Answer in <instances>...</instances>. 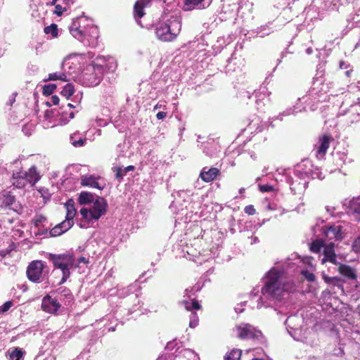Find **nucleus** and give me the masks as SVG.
I'll list each match as a JSON object with an SVG mask.
<instances>
[{"label":"nucleus","instance_id":"f257e3e1","mask_svg":"<svg viewBox=\"0 0 360 360\" xmlns=\"http://www.w3.org/2000/svg\"><path fill=\"white\" fill-rule=\"evenodd\" d=\"M40 179L41 176L36 166H32L28 171H24L22 169L13 171L11 182L15 188L22 189L28 184L32 187L34 186Z\"/></svg>","mask_w":360,"mask_h":360},{"label":"nucleus","instance_id":"f03ea898","mask_svg":"<svg viewBox=\"0 0 360 360\" xmlns=\"http://www.w3.org/2000/svg\"><path fill=\"white\" fill-rule=\"evenodd\" d=\"M104 57H97L92 64L89 65L83 73V79L88 86H96L98 84L107 70Z\"/></svg>","mask_w":360,"mask_h":360},{"label":"nucleus","instance_id":"7ed1b4c3","mask_svg":"<svg viewBox=\"0 0 360 360\" xmlns=\"http://www.w3.org/2000/svg\"><path fill=\"white\" fill-rule=\"evenodd\" d=\"M49 259L52 262L54 268L59 269L62 271V278L58 284L65 283L70 276V269L75 266L74 255L70 253L58 255L50 253Z\"/></svg>","mask_w":360,"mask_h":360},{"label":"nucleus","instance_id":"20e7f679","mask_svg":"<svg viewBox=\"0 0 360 360\" xmlns=\"http://www.w3.org/2000/svg\"><path fill=\"white\" fill-rule=\"evenodd\" d=\"M181 29V22L174 18L168 20L167 22L160 25L156 28L155 34L161 41H172L179 35Z\"/></svg>","mask_w":360,"mask_h":360},{"label":"nucleus","instance_id":"39448f33","mask_svg":"<svg viewBox=\"0 0 360 360\" xmlns=\"http://www.w3.org/2000/svg\"><path fill=\"white\" fill-rule=\"evenodd\" d=\"M46 266L41 260L32 261L27 267L26 275L29 281L40 283L44 281L47 272L44 271Z\"/></svg>","mask_w":360,"mask_h":360},{"label":"nucleus","instance_id":"423d86ee","mask_svg":"<svg viewBox=\"0 0 360 360\" xmlns=\"http://www.w3.org/2000/svg\"><path fill=\"white\" fill-rule=\"evenodd\" d=\"M279 276L274 272H269L266 277L265 285L262 288V293L264 295L279 298L282 294V288L278 282Z\"/></svg>","mask_w":360,"mask_h":360},{"label":"nucleus","instance_id":"0eeeda50","mask_svg":"<svg viewBox=\"0 0 360 360\" xmlns=\"http://www.w3.org/2000/svg\"><path fill=\"white\" fill-rule=\"evenodd\" d=\"M60 307V302L49 295H46L42 299L41 309L46 313L56 315Z\"/></svg>","mask_w":360,"mask_h":360},{"label":"nucleus","instance_id":"6e6552de","mask_svg":"<svg viewBox=\"0 0 360 360\" xmlns=\"http://www.w3.org/2000/svg\"><path fill=\"white\" fill-rule=\"evenodd\" d=\"M93 202V206L91 208V217L94 220H98L101 217L105 214L108 204L106 200L103 198L101 197H98V198Z\"/></svg>","mask_w":360,"mask_h":360},{"label":"nucleus","instance_id":"1a4fd4ad","mask_svg":"<svg viewBox=\"0 0 360 360\" xmlns=\"http://www.w3.org/2000/svg\"><path fill=\"white\" fill-rule=\"evenodd\" d=\"M212 0H183V10L191 11L193 10H203L207 8Z\"/></svg>","mask_w":360,"mask_h":360},{"label":"nucleus","instance_id":"9d476101","mask_svg":"<svg viewBox=\"0 0 360 360\" xmlns=\"http://www.w3.org/2000/svg\"><path fill=\"white\" fill-rule=\"evenodd\" d=\"M330 262L333 264H338L337 255L335 252V244L333 242L324 246L323 249V257L321 259V263L325 264Z\"/></svg>","mask_w":360,"mask_h":360},{"label":"nucleus","instance_id":"9b49d317","mask_svg":"<svg viewBox=\"0 0 360 360\" xmlns=\"http://www.w3.org/2000/svg\"><path fill=\"white\" fill-rule=\"evenodd\" d=\"M324 235L330 240H341L343 238L342 227L333 225L325 228Z\"/></svg>","mask_w":360,"mask_h":360},{"label":"nucleus","instance_id":"f8f14e48","mask_svg":"<svg viewBox=\"0 0 360 360\" xmlns=\"http://www.w3.org/2000/svg\"><path fill=\"white\" fill-rule=\"evenodd\" d=\"M333 141V138L330 135L323 134L319 139V146L316 150V157L323 158L326 155L330 143Z\"/></svg>","mask_w":360,"mask_h":360},{"label":"nucleus","instance_id":"ddd939ff","mask_svg":"<svg viewBox=\"0 0 360 360\" xmlns=\"http://www.w3.org/2000/svg\"><path fill=\"white\" fill-rule=\"evenodd\" d=\"M101 179L99 176H96L94 175H84L81 177V185L82 186H87L92 188H97L98 190H103L105 187V184L101 185L98 180Z\"/></svg>","mask_w":360,"mask_h":360},{"label":"nucleus","instance_id":"4468645a","mask_svg":"<svg viewBox=\"0 0 360 360\" xmlns=\"http://www.w3.org/2000/svg\"><path fill=\"white\" fill-rule=\"evenodd\" d=\"M237 330L238 336L240 339H251L256 337V330L250 324H242L237 327Z\"/></svg>","mask_w":360,"mask_h":360},{"label":"nucleus","instance_id":"2eb2a0df","mask_svg":"<svg viewBox=\"0 0 360 360\" xmlns=\"http://www.w3.org/2000/svg\"><path fill=\"white\" fill-rule=\"evenodd\" d=\"M220 174V171L217 167H211L207 170L206 167H204L199 175V177L206 183L213 181Z\"/></svg>","mask_w":360,"mask_h":360},{"label":"nucleus","instance_id":"dca6fc26","mask_svg":"<svg viewBox=\"0 0 360 360\" xmlns=\"http://www.w3.org/2000/svg\"><path fill=\"white\" fill-rule=\"evenodd\" d=\"M151 0H137L134 5V18L136 21L146 15L144 8L150 4Z\"/></svg>","mask_w":360,"mask_h":360},{"label":"nucleus","instance_id":"f3484780","mask_svg":"<svg viewBox=\"0 0 360 360\" xmlns=\"http://www.w3.org/2000/svg\"><path fill=\"white\" fill-rule=\"evenodd\" d=\"M65 206L67 209V214L65 217V221L68 223V228H71L73 224V219L77 213L76 209L75 208V202L72 199H69Z\"/></svg>","mask_w":360,"mask_h":360},{"label":"nucleus","instance_id":"a211bd4d","mask_svg":"<svg viewBox=\"0 0 360 360\" xmlns=\"http://www.w3.org/2000/svg\"><path fill=\"white\" fill-rule=\"evenodd\" d=\"M347 210L349 215L354 216L357 220H360V199H352L349 202Z\"/></svg>","mask_w":360,"mask_h":360},{"label":"nucleus","instance_id":"6ab92c4d","mask_svg":"<svg viewBox=\"0 0 360 360\" xmlns=\"http://www.w3.org/2000/svg\"><path fill=\"white\" fill-rule=\"evenodd\" d=\"M338 271L341 275L349 279L355 280L357 277L355 270L347 264H340Z\"/></svg>","mask_w":360,"mask_h":360},{"label":"nucleus","instance_id":"aec40b11","mask_svg":"<svg viewBox=\"0 0 360 360\" xmlns=\"http://www.w3.org/2000/svg\"><path fill=\"white\" fill-rule=\"evenodd\" d=\"M70 228H68V223L65 221L56 225L49 232V237H56L62 235L63 233L68 231Z\"/></svg>","mask_w":360,"mask_h":360},{"label":"nucleus","instance_id":"412c9836","mask_svg":"<svg viewBox=\"0 0 360 360\" xmlns=\"http://www.w3.org/2000/svg\"><path fill=\"white\" fill-rule=\"evenodd\" d=\"M70 32L71 34L76 39L82 41L84 38V32L80 29L78 20H75L70 26Z\"/></svg>","mask_w":360,"mask_h":360},{"label":"nucleus","instance_id":"4be33fe9","mask_svg":"<svg viewBox=\"0 0 360 360\" xmlns=\"http://www.w3.org/2000/svg\"><path fill=\"white\" fill-rule=\"evenodd\" d=\"M322 278L323 281L330 285L336 286L338 288L343 289L342 281L338 276H329L326 274H323Z\"/></svg>","mask_w":360,"mask_h":360},{"label":"nucleus","instance_id":"5701e85b","mask_svg":"<svg viewBox=\"0 0 360 360\" xmlns=\"http://www.w3.org/2000/svg\"><path fill=\"white\" fill-rule=\"evenodd\" d=\"M15 201V198L14 195H11L10 192L4 193L0 198V207H7L12 205Z\"/></svg>","mask_w":360,"mask_h":360},{"label":"nucleus","instance_id":"b1692460","mask_svg":"<svg viewBox=\"0 0 360 360\" xmlns=\"http://www.w3.org/2000/svg\"><path fill=\"white\" fill-rule=\"evenodd\" d=\"M94 195L87 191H82L80 193L78 198V202L79 205H86L94 202Z\"/></svg>","mask_w":360,"mask_h":360},{"label":"nucleus","instance_id":"393cba45","mask_svg":"<svg viewBox=\"0 0 360 360\" xmlns=\"http://www.w3.org/2000/svg\"><path fill=\"white\" fill-rule=\"evenodd\" d=\"M74 86L70 83L67 84L60 92V94L67 99L70 98L74 94Z\"/></svg>","mask_w":360,"mask_h":360},{"label":"nucleus","instance_id":"a878e982","mask_svg":"<svg viewBox=\"0 0 360 360\" xmlns=\"http://www.w3.org/2000/svg\"><path fill=\"white\" fill-rule=\"evenodd\" d=\"M325 245L322 240H316L311 243L310 250L313 252L319 253Z\"/></svg>","mask_w":360,"mask_h":360},{"label":"nucleus","instance_id":"bb28decb","mask_svg":"<svg viewBox=\"0 0 360 360\" xmlns=\"http://www.w3.org/2000/svg\"><path fill=\"white\" fill-rule=\"evenodd\" d=\"M183 304L187 311L198 310L201 308V305L196 300H193L191 303L188 301H184Z\"/></svg>","mask_w":360,"mask_h":360},{"label":"nucleus","instance_id":"cd10ccee","mask_svg":"<svg viewBox=\"0 0 360 360\" xmlns=\"http://www.w3.org/2000/svg\"><path fill=\"white\" fill-rule=\"evenodd\" d=\"M44 31L46 34H51L53 37H56L58 35V26L54 23L45 27Z\"/></svg>","mask_w":360,"mask_h":360},{"label":"nucleus","instance_id":"c85d7f7f","mask_svg":"<svg viewBox=\"0 0 360 360\" xmlns=\"http://www.w3.org/2000/svg\"><path fill=\"white\" fill-rule=\"evenodd\" d=\"M241 354L240 349H233L227 354L226 360H240Z\"/></svg>","mask_w":360,"mask_h":360},{"label":"nucleus","instance_id":"c756f323","mask_svg":"<svg viewBox=\"0 0 360 360\" xmlns=\"http://www.w3.org/2000/svg\"><path fill=\"white\" fill-rule=\"evenodd\" d=\"M24 355V352L20 348H15L10 354V358L14 360H20Z\"/></svg>","mask_w":360,"mask_h":360},{"label":"nucleus","instance_id":"7c9ffc66","mask_svg":"<svg viewBox=\"0 0 360 360\" xmlns=\"http://www.w3.org/2000/svg\"><path fill=\"white\" fill-rule=\"evenodd\" d=\"M58 290L61 296L65 297L70 302L73 300V295L70 289L60 288Z\"/></svg>","mask_w":360,"mask_h":360},{"label":"nucleus","instance_id":"2f4dec72","mask_svg":"<svg viewBox=\"0 0 360 360\" xmlns=\"http://www.w3.org/2000/svg\"><path fill=\"white\" fill-rule=\"evenodd\" d=\"M56 89V85L55 84L44 85L43 86V94L45 96H50L53 93Z\"/></svg>","mask_w":360,"mask_h":360},{"label":"nucleus","instance_id":"473e14b6","mask_svg":"<svg viewBox=\"0 0 360 360\" xmlns=\"http://www.w3.org/2000/svg\"><path fill=\"white\" fill-rule=\"evenodd\" d=\"M112 170L115 172V178L121 181L126 173L124 172L123 169L120 167H113Z\"/></svg>","mask_w":360,"mask_h":360},{"label":"nucleus","instance_id":"72a5a7b5","mask_svg":"<svg viewBox=\"0 0 360 360\" xmlns=\"http://www.w3.org/2000/svg\"><path fill=\"white\" fill-rule=\"evenodd\" d=\"M81 215L82 216V217L85 219H86L87 221H91L92 219H94L93 218L91 217V209L88 210L86 208H82L79 211Z\"/></svg>","mask_w":360,"mask_h":360},{"label":"nucleus","instance_id":"f704fd0d","mask_svg":"<svg viewBox=\"0 0 360 360\" xmlns=\"http://www.w3.org/2000/svg\"><path fill=\"white\" fill-rule=\"evenodd\" d=\"M46 220V217L44 215L39 214L36 215L32 219L33 224L35 227H39V224Z\"/></svg>","mask_w":360,"mask_h":360},{"label":"nucleus","instance_id":"c9c22d12","mask_svg":"<svg viewBox=\"0 0 360 360\" xmlns=\"http://www.w3.org/2000/svg\"><path fill=\"white\" fill-rule=\"evenodd\" d=\"M302 274L308 281L314 282L316 280L315 275L308 270L302 271Z\"/></svg>","mask_w":360,"mask_h":360},{"label":"nucleus","instance_id":"e433bc0d","mask_svg":"<svg viewBox=\"0 0 360 360\" xmlns=\"http://www.w3.org/2000/svg\"><path fill=\"white\" fill-rule=\"evenodd\" d=\"M70 140H71V143L75 146V147H80V146H82L84 143L86 142V139H82L80 138L79 140H74V136H70Z\"/></svg>","mask_w":360,"mask_h":360},{"label":"nucleus","instance_id":"4c0bfd02","mask_svg":"<svg viewBox=\"0 0 360 360\" xmlns=\"http://www.w3.org/2000/svg\"><path fill=\"white\" fill-rule=\"evenodd\" d=\"M259 189L261 192L265 193V192H271L274 190V188L273 186L269 184H262L259 185Z\"/></svg>","mask_w":360,"mask_h":360},{"label":"nucleus","instance_id":"58836bf2","mask_svg":"<svg viewBox=\"0 0 360 360\" xmlns=\"http://www.w3.org/2000/svg\"><path fill=\"white\" fill-rule=\"evenodd\" d=\"M67 8L65 7H62L60 4H57L55 6V10L53 11V13L56 14L57 16H61L64 11H66Z\"/></svg>","mask_w":360,"mask_h":360},{"label":"nucleus","instance_id":"ea45409f","mask_svg":"<svg viewBox=\"0 0 360 360\" xmlns=\"http://www.w3.org/2000/svg\"><path fill=\"white\" fill-rule=\"evenodd\" d=\"M14 248L15 245L13 243H11L8 248L0 250V256L2 257H5L6 255H10V253L14 249Z\"/></svg>","mask_w":360,"mask_h":360},{"label":"nucleus","instance_id":"a19ab883","mask_svg":"<svg viewBox=\"0 0 360 360\" xmlns=\"http://www.w3.org/2000/svg\"><path fill=\"white\" fill-rule=\"evenodd\" d=\"M352 250L356 252H360V236L353 242Z\"/></svg>","mask_w":360,"mask_h":360},{"label":"nucleus","instance_id":"79ce46f5","mask_svg":"<svg viewBox=\"0 0 360 360\" xmlns=\"http://www.w3.org/2000/svg\"><path fill=\"white\" fill-rule=\"evenodd\" d=\"M12 306L13 302L11 301H7L0 307V311L5 313L8 311Z\"/></svg>","mask_w":360,"mask_h":360},{"label":"nucleus","instance_id":"37998d69","mask_svg":"<svg viewBox=\"0 0 360 360\" xmlns=\"http://www.w3.org/2000/svg\"><path fill=\"white\" fill-rule=\"evenodd\" d=\"M60 102V99L58 96L53 95L51 97V101L46 102V104L47 106H51L52 105H58Z\"/></svg>","mask_w":360,"mask_h":360},{"label":"nucleus","instance_id":"c03bdc74","mask_svg":"<svg viewBox=\"0 0 360 360\" xmlns=\"http://www.w3.org/2000/svg\"><path fill=\"white\" fill-rule=\"evenodd\" d=\"M244 211L248 215H254L256 213V210L252 205L245 206Z\"/></svg>","mask_w":360,"mask_h":360},{"label":"nucleus","instance_id":"a18cd8bd","mask_svg":"<svg viewBox=\"0 0 360 360\" xmlns=\"http://www.w3.org/2000/svg\"><path fill=\"white\" fill-rule=\"evenodd\" d=\"M59 72H53V73H50L49 75V77L46 79H44V81H56V80H58V77H59V75H58Z\"/></svg>","mask_w":360,"mask_h":360},{"label":"nucleus","instance_id":"49530a36","mask_svg":"<svg viewBox=\"0 0 360 360\" xmlns=\"http://www.w3.org/2000/svg\"><path fill=\"white\" fill-rule=\"evenodd\" d=\"M58 75H59L58 80H61V81H64V82L68 81V77L65 73L59 72Z\"/></svg>","mask_w":360,"mask_h":360},{"label":"nucleus","instance_id":"de8ad7c7","mask_svg":"<svg viewBox=\"0 0 360 360\" xmlns=\"http://www.w3.org/2000/svg\"><path fill=\"white\" fill-rule=\"evenodd\" d=\"M166 116H167V113L165 112H162V111L158 112L157 115H156V117L158 120L164 119Z\"/></svg>","mask_w":360,"mask_h":360},{"label":"nucleus","instance_id":"09e8293b","mask_svg":"<svg viewBox=\"0 0 360 360\" xmlns=\"http://www.w3.org/2000/svg\"><path fill=\"white\" fill-rule=\"evenodd\" d=\"M135 169V167L133 165H129L126 167L123 170L127 174L128 172L134 171Z\"/></svg>","mask_w":360,"mask_h":360},{"label":"nucleus","instance_id":"8fccbe9b","mask_svg":"<svg viewBox=\"0 0 360 360\" xmlns=\"http://www.w3.org/2000/svg\"><path fill=\"white\" fill-rule=\"evenodd\" d=\"M78 262L79 263H84V264H88L89 263V261L86 258H85L84 257H80L79 259H78Z\"/></svg>","mask_w":360,"mask_h":360},{"label":"nucleus","instance_id":"3c124183","mask_svg":"<svg viewBox=\"0 0 360 360\" xmlns=\"http://www.w3.org/2000/svg\"><path fill=\"white\" fill-rule=\"evenodd\" d=\"M64 4H65L66 5H68V6H70V3L72 4L73 2L72 1V0H63Z\"/></svg>","mask_w":360,"mask_h":360},{"label":"nucleus","instance_id":"603ef678","mask_svg":"<svg viewBox=\"0 0 360 360\" xmlns=\"http://www.w3.org/2000/svg\"><path fill=\"white\" fill-rule=\"evenodd\" d=\"M75 117V114L73 112H70L69 119H73Z\"/></svg>","mask_w":360,"mask_h":360},{"label":"nucleus","instance_id":"864d4df0","mask_svg":"<svg viewBox=\"0 0 360 360\" xmlns=\"http://www.w3.org/2000/svg\"><path fill=\"white\" fill-rule=\"evenodd\" d=\"M49 231H48V230H47V229H44V230L41 231V234H42V235L49 234Z\"/></svg>","mask_w":360,"mask_h":360},{"label":"nucleus","instance_id":"5fc2aeb1","mask_svg":"<svg viewBox=\"0 0 360 360\" xmlns=\"http://www.w3.org/2000/svg\"><path fill=\"white\" fill-rule=\"evenodd\" d=\"M345 65V62L343 60H341L340 62V68H342L343 65Z\"/></svg>","mask_w":360,"mask_h":360},{"label":"nucleus","instance_id":"6e6d98bb","mask_svg":"<svg viewBox=\"0 0 360 360\" xmlns=\"http://www.w3.org/2000/svg\"><path fill=\"white\" fill-rule=\"evenodd\" d=\"M67 106L70 108V109H72L74 108V105L72 104V103H68Z\"/></svg>","mask_w":360,"mask_h":360},{"label":"nucleus","instance_id":"4d7b16f0","mask_svg":"<svg viewBox=\"0 0 360 360\" xmlns=\"http://www.w3.org/2000/svg\"><path fill=\"white\" fill-rule=\"evenodd\" d=\"M244 192H245V188H240V189H239V193H241V194H242V193H243Z\"/></svg>","mask_w":360,"mask_h":360},{"label":"nucleus","instance_id":"13d9d810","mask_svg":"<svg viewBox=\"0 0 360 360\" xmlns=\"http://www.w3.org/2000/svg\"><path fill=\"white\" fill-rule=\"evenodd\" d=\"M58 0H52L51 2V5H55V4L57 2Z\"/></svg>","mask_w":360,"mask_h":360},{"label":"nucleus","instance_id":"bf43d9fd","mask_svg":"<svg viewBox=\"0 0 360 360\" xmlns=\"http://www.w3.org/2000/svg\"><path fill=\"white\" fill-rule=\"evenodd\" d=\"M159 108H160V106L158 105V104H157L156 105H155L154 110H156V109H158Z\"/></svg>","mask_w":360,"mask_h":360},{"label":"nucleus","instance_id":"052dcab7","mask_svg":"<svg viewBox=\"0 0 360 360\" xmlns=\"http://www.w3.org/2000/svg\"><path fill=\"white\" fill-rule=\"evenodd\" d=\"M349 74H350V71H347V72H346V75H347V76H349Z\"/></svg>","mask_w":360,"mask_h":360},{"label":"nucleus","instance_id":"680f3d73","mask_svg":"<svg viewBox=\"0 0 360 360\" xmlns=\"http://www.w3.org/2000/svg\"><path fill=\"white\" fill-rule=\"evenodd\" d=\"M60 113H61L62 116H64V115H63L64 112H61Z\"/></svg>","mask_w":360,"mask_h":360},{"label":"nucleus","instance_id":"e2e57ef3","mask_svg":"<svg viewBox=\"0 0 360 360\" xmlns=\"http://www.w3.org/2000/svg\"><path fill=\"white\" fill-rule=\"evenodd\" d=\"M164 2H165V0H164Z\"/></svg>","mask_w":360,"mask_h":360}]
</instances>
